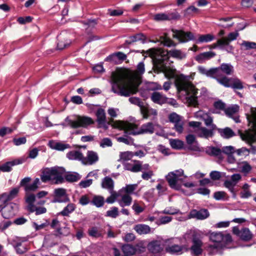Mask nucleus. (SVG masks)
I'll return each instance as SVG.
<instances>
[{
	"mask_svg": "<svg viewBox=\"0 0 256 256\" xmlns=\"http://www.w3.org/2000/svg\"><path fill=\"white\" fill-rule=\"evenodd\" d=\"M111 79L112 90L118 96L128 97L138 91L139 84L128 79L124 74L113 72Z\"/></svg>",
	"mask_w": 256,
	"mask_h": 256,
	"instance_id": "nucleus-1",
	"label": "nucleus"
},
{
	"mask_svg": "<svg viewBox=\"0 0 256 256\" xmlns=\"http://www.w3.org/2000/svg\"><path fill=\"white\" fill-rule=\"evenodd\" d=\"M66 170L64 168L54 166L44 170L40 178L44 182L50 181L54 184H61L64 182V179L68 182H75L81 178L77 172H70L64 176Z\"/></svg>",
	"mask_w": 256,
	"mask_h": 256,
	"instance_id": "nucleus-2",
	"label": "nucleus"
},
{
	"mask_svg": "<svg viewBox=\"0 0 256 256\" xmlns=\"http://www.w3.org/2000/svg\"><path fill=\"white\" fill-rule=\"evenodd\" d=\"M112 126L118 129H124L126 133L133 136L148 134L154 132L155 124L152 122H148L142 124L140 128L137 125L128 122L118 120L114 122Z\"/></svg>",
	"mask_w": 256,
	"mask_h": 256,
	"instance_id": "nucleus-3",
	"label": "nucleus"
},
{
	"mask_svg": "<svg viewBox=\"0 0 256 256\" xmlns=\"http://www.w3.org/2000/svg\"><path fill=\"white\" fill-rule=\"evenodd\" d=\"M198 69L200 74L214 78L218 82L219 79L232 75L234 72V66L230 63H222L218 67L212 68L210 69H207L203 66H199Z\"/></svg>",
	"mask_w": 256,
	"mask_h": 256,
	"instance_id": "nucleus-4",
	"label": "nucleus"
},
{
	"mask_svg": "<svg viewBox=\"0 0 256 256\" xmlns=\"http://www.w3.org/2000/svg\"><path fill=\"white\" fill-rule=\"evenodd\" d=\"M188 76L180 74L175 80V84L178 92L184 91L188 101L192 105L197 104L198 90L188 81Z\"/></svg>",
	"mask_w": 256,
	"mask_h": 256,
	"instance_id": "nucleus-5",
	"label": "nucleus"
},
{
	"mask_svg": "<svg viewBox=\"0 0 256 256\" xmlns=\"http://www.w3.org/2000/svg\"><path fill=\"white\" fill-rule=\"evenodd\" d=\"M210 240L214 242L210 244L208 250L211 255L218 253L226 245L232 242V238L230 234H224L220 232H213L210 235Z\"/></svg>",
	"mask_w": 256,
	"mask_h": 256,
	"instance_id": "nucleus-6",
	"label": "nucleus"
},
{
	"mask_svg": "<svg viewBox=\"0 0 256 256\" xmlns=\"http://www.w3.org/2000/svg\"><path fill=\"white\" fill-rule=\"evenodd\" d=\"M186 178L187 176L184 175V170L179 169L169 172L166 176V180L171 188L178 190L180 188L179 182H182Z\"/></svg>",
	"mask_w": 256,
	"mask_h": 256,
	"instance_id": "nucleus-7",
	"label": "nucleus"
},
{
	"mask_svg": "<svg viewBox=\"0 0 256 256\" xmlns=\"http://www.w3.org/2000/svg\"><path fill=\"white\" fill-rule=\"evenodd\" d=\"M218 83L226 88H232L234 90H242L244 88V83L236 77L224 76L222 79H219Z\"/></svg>",
	"mask_w": 256,
	"mask_h": 256,
	"instance_id": "nucleus-8",
	"label": "nucleus"
},
{
	"mask_svg": "<svg viewBox=\"0 0 256 256\" xmlns=\"http://www.w3.org/2000/svg\"><path fill=\"white\" fill-rule=\"evenodd\" d=\"M147 248L153 256H164L165 254L164 242L162 240H154L150 242Z\"/></svg>",
	"mask_w": 256,
	"mask_h": 256,
	"instance_id": "nucleus-9",
	"label": "nucleus"
},
{
	"mask_svg": "<svg viewBox=\"0 0 256 256\" xmlns=\"http://www.w3.org/2000/svg\"><path fill=\"white\" fill-rule=\"evenodd\" d=\"M168 120L174 124L173 129L178 134L183 133L184 130V118L176 112H172L168 116Z\"/></svg>",
	"mask_w": 256,
	"mask_h": 256,
	"instance_id": "nucleus-10",
	"label": "nucleus"
},
{
	"mask_svg": "<svg viewBox=\"0 0 256 256\" xmlns=\"http://www.w3.org/2000/svg\"><path fill=\"white\" fill-rule=\"evenodd\" d=\"M67 125L73 128H76L80 127L86 128L88 126L94 124L92 120L89 117L79 116L77 120H72L66 118L65 120Z\"/></svg>",
	"mask_w": 256,
	"mask_h": 256,
	"instance_id": "nucleus-11",
	"label": "nucleus"
},
{
	"mask_svg": "<svg viewBox=\"0 0 256 256\" xmlns=\"http://www.w3.org/2000/svg\"><path fill=\"white\" fill-rule=\"evenodd\" d=\"M176 238H172L168 240L170 244L166 248V252L174 255H180L184 251L188 250V249L184 246L173 244L176 242Z\"/></svg>",
	"mask_w": 256,
	"mask_h": 256,
	"instance_id": "nucleus-12",
	"label": "nucleus"
},
{
	"mask_svg": "<svg viewBox=\"0 0 256 256\" xmlns=\"http://www.w3.org/2000/svg\"><path fill=\"white\" fill-rule=\"evenodd\" d=\"M192 246L190 247L192 256H198L202 253V242L200 236L198 234H194L192 237Z\"/></svg>",
	"mask_w": 256,
	"mask_h": 256,
	"instance_id": "nucleus-13",
	"label": "nucleus"
},
{
	"mask_svg": "<svg viewBox=\"0 0 256 256\" xmlns=\"http://www.w3.org/2000/svg\"><path fill=\"white\" fill-rule=\"evenodd\" d=\"M172 37L178 39L180 42H186L190 40H194V36L191 32H185L182 30L172 29Z\"/></svg>",
	"mask_w": 256,
	"mask_h": 256,
	"instance_id": "nucleus-14",
	"label": "nucleus"
},
{
	"mask_svg": "<svg viewBox=\"0 0 256 256\" xmlns=\"http://www.w3.org/2000/svg\"><path fill=\"white\" fill-rule=\"evenodd\" d=\"M180 18V15L177 12H160L154 16V20L156 22L175 20Z\"/></svg>",
	"mask_w": 256,
	"mask_h": 256,
	"instance_id": "nucleus-15",
	"label": "nucleus"
},
{
	"mask_svg": "<svg viewBox=\"0 0 256 256\" xmlns=\"http://www.w3.org/2000/svg\"><path fill=\"white\" fill-rule=\"evenodd\" d=\"M242 176L239 174H233L230 178V180H226L224 182V186L227 188L229 191L232 194L233 197L236 196V193L234 190V186L238 182L241 180Z\"/></svg>",
	"mask_w": 256,
	"mask_h": 256,
	"instance_id": "nucleus-16",
	"label": "nucleus"
},
{
	"mask_svg": "<svg viewBox=\"0 0 256 256\" xmlns=\"http://www.w3.org/2000/svg\"><path fill=\"white\" fill-rule=\"evenodd\" d=\"M239 36L238 32H232L228 34L227 36L221 38L225 46L224 50L228 52H232L234 50V47L230 44L231 42L236 40Z\"/></svg>",
	"mask_w": 256,
	"mask_h": 256,
	"instance_id": "nucleus-17",
	"label": "nucleus"
},
{
	"mask_svg": "<svg viewBox=\"0 0 256 256\" xmlns=\"http://www.w3.org/2000/svg\"><path fill=\"white\" fill-rule=\"evenodd\" d=\"M25 241L24 239H22L18 237H16L12 239L11 244L14 248L16 252L19 254H22L26 252L28 250V246L24 243Z\"/></svg>",
	"mask_w": 256,
	"mask_h": 256,
	"instance_id": "nucleus-18",
	"label": "nucleus"
},
{
	"mask_svg": "<svg viewBox=\"0 0 256 256\" xmlns=\"http://www.w3.org/2000/svg\"><path fill=\"white\" fill-rule=\"evenodd\" d=\"M232 232L244 241H249L252 237V233L246 228L240 230L238 227L234 226L232 228Z\"/></svg>",
	"mask_w": 256,
	"mask_h": 256,
	"instance_id": "nucleus-19",
	"label": "nucleus"
},
{
	"mask_svg": "<svg viewBox=\"0 0 256 256\" xmlns=\"http://www.w3.org/2000/svg\"><path fill=\"white\" fill-rule=\"evenodd\" d=\"M18 210V206L10 203L2 207V215L4 218L8 219L14 216Z\"/></svg>",
	"mask_w": 256,
	"mask_h": 256,
	"instance_id": "nucleus-20",
	"label": "nucleus"
},
{
	"mask_svg": "<svg viewBox=\"0 0 256 256\" xmlns=\"http://www.w3.org/2000/svg\"><path fill=\"white\" fill-rule=\"evenodd\" d=\"M96 116L98 128L107 130L110 124L106 122L104 110L101 108H98L96 112Z\"/></svg>",
	"mask_w": 256,
	"mask_h": 256,
	"instance_id": "nucleus-21",
	"label": "nucleus"
},
{
	"mask_svg": "<svg viewBox=\"0 0 256 256\" xmlns=\"http://www.w3.org/2000/svg\"><path fill=\"white\" fill-rule=\"evenodd\" d=\"M54 197L53 202H66L70 200L66 190L63 188L54 190Z\"/></svg>",
	"mask_w": 256,
	"mask_h": 256,
	"instance_id": "nucleus-22",
	"label": "nucleus"
},
{
	"mask_svg": "<svg viewBox=\"0 0 256 256\" xmlns=\"http://www.w3.org/2000/svg\"><path fill=\"white\" fill-rule=\"evenodd\" d=\"M57 48L60 50H62L71 44V40L69 39L68 34L66 32L60 33L57 37Z\"/></svg>",
	"mask_w": 256,
	"mask_h": 256,
	"instance_id": "nucleus-23",
	"label": "nucleus"
},
{
	"mask_svg": "<svg viewBox=\"0 0 256 256\" xmlns=\"http://www.w3.org/2000/svg\"><path fill=\"white\" fill-rule=\"evenodd\" d=\"M98 156L97 152L92 150H88L86 156H84L82 164L85 165H92L98 160Z\"/></svg>",
	"mask_w": 256,
	"mask_h": 256,
	"instance_id": "nucleus-24",
	"label": "nucleus"
},
{
	"mask_svg": "<svg viewBox=\"0 0 256 256\" xmlns=\"http://www.w3.org/2000/svg\"><path fill=\"white\" fill-rule=\"evenodd\" d=\"M150 99L154 104L160 105L167 103L168 100L165 95L158 92H154L151 94Z\"/></svg>",
	"mask_w": 256,
	"mask_h": 256,
	"instance_id": "nucleus-25",
	"label": "nucleus"
},
{
	"mask_svg": "<svg viewBox=\"0 0 256 256\" xmlns=\"http://www.w3.org/2000/svg\"><path fill=\"white\" fill-rule=\"evenodd\" d=\"M214 131L211 129H208L205 127H200L195 129L194 132L197 136L204 138H212L214 136Z\"/></svg>",
	"mask_w": 256,
	"mask_h": 256,
	"instance_id": "nucleus-26",
	"label": "nucleus"
},
{
	"mask_svg": "<svg viewBox=\"0 0 256 256\" xmlns=\"http://www.w3.org/2000/svg\"><path fill=\"white\" fill-rule=\"evenodd\" d=\"M216 56V54L212 51L202 52L195 57V60L199 64H202Z\"/></svg>",
	"mask_w": 256,
	"mask_h": 256,
	"instance_id": "nucleus-27",
	"label": "nucleus"
},
{
	"mask_svg": "<svg viewBox=\"0 0 256 256\" xmlns=\"http://www.w3.org/2000/svg\"><path fill=\"white\" fill-rule=\"evenodd\" d=\"M190 216L191 218L202 220L208 218L210 216V214L208 210L202 208L199 210H192L190 212Z\"/></svg>",
	"mask_w": 256,
	"mask_h": 256,
	"instance_id": "nucleus-28",
	"label": "nucleus"
},
{
	"mask_svg": "<svg viewBox=\"0 0 256 256\" xmlns=\"http://www.w3.org/2000/svg\"><path fill=\"white\" fill-rule=\"evenodd\" d=\"M250 113L246 114V118L256 134V108L250 107Z\"/></svg>",
	"mask_w": 256,
	"mask_h": 256,
	"instance_id": "nucleus-29",
	"label": "nucleus"
},
{
	"mask_svg": "<svg viewBox=\"0 0 256 256\" xmlns=\"http://www.w3.org/2000/svg\"><path fill=\"white\" fill-rule=\"evenodd\" d=\"M19 192L18 188H12L8 193H4L1 196V200L4 202H6L14 198Z\"/></svg>",
	"mask_w": 256,
	"mask_h": 256,
	"instance_id": "nucleus-30",
	"label": "nucleus"
},
{
	"mask_svg": "<svg viewBox=\"0 0 256 256\" xmlns=\"http://www.w3.org/2000/svg\"><path fill=\"white\" fill-rule=\"evenodd\" d=\"M48 146L52 149L58 151H63L66 149L70 148V146L68 144H63L53 140L49 141Z\"/></svg>",
	"mask_w": 256,
	"mask_h": 256,
	"instance_id": "nucleus-31",
	"label": "nucleus"
},
{
	"mask_svg": "<svg viewBox=\"0 0 256 256\" xmlns=\"http://www.w3.org/2000/svg\"><path fill=\"white\" fill-rule=\"evenodd\" d=\"M25 200L26 204H28V210L30 212H34V202L36 200V196L33 194L26 192L25 196Z\"/></svg>",
	"mask_w": 256,
	"mask_h": 256,
	"instance_id": "nucleus-32",
	"label": "nucleus"
},
{
	"mask_svg": "<svg viewBox=\"0 0 256 256\" xmlns=\"http://www.w3.org/2000/svg\"><path fill=\"white\" fill-rule=\"evenodd\" d=\"M206 152L209 156H216L220 159L223 158L221 149L217 147L208 146L206 148Z\"/></svg>",
	"mask_w": 256,
	"mask_h": 256,
	"instance_id": "nucleus-33",
	"label": "nucleus"
},
{
	"mask_svg": "<svg viewBox=\"0 0 256 256\" xmlns=\"http://www.w3.org/2000/svg\"><path fill=\"white\" fill-rule=\"evenodd\" d=\"M22 162V160H14L12 161L8 162L0 166V170L4 172H9L11 171L12 168L13 166L20 164Z\"/></svg>",
	"mask_w": 256,
	"mask_h": 256,
	"instance_id": "nucleus-34",
	"label": "nucleus"
},
{
	"mask_svg": "<svg viewBox=\"0 0 256 256\" xmlns=\"http://www.w3.org/2000/svg\"><path fill=\"white\" fill-rule=\"evenodd\" d=\"M102 187L112 192L114 191V182L111 178L106 176L102 180Z\"/></svg>",
	"mask_w": 256,
	"mask_h": 256,
	"instance_id": "nucleus-35",
	"label": "nucleus"
},
{
	"mask_svg": "<svg viewBox=\"0 0 256 256\" xmlns=\"http://www.w3.org/2000/svg\"><path fill=\"white\" fill-rule=\"evenodd\" d=\"M66 157L70 160L80 161L82 164L84 155L80 150L70 151L67 153Z\"/></svg>",
	"mask_w": 256,
	"mask_h": 256,
	"instance_id": "nucleus-36",
	"label": "nucleus"
},
{
	"mask_svg": "<svg viewBox=\"0 0 256 256\" xmlns=\"http://www.w3.org/2000/svg\"><path fill=\"white\" fill-rule=\"evenodd\" d=\"M150 228L144 224H138L135 226L134 230L140 234H146L150 232Z\"/></svg>",
	"mask_w": 256,
	"mask_h": 256,
	"instance_id": "nucleus-37",
	"label": "nucleus"
},
{
	"mask_svg": "<svg viewBox=\"0 0 256 256\" xmlns=\"http://www.w3.org/2000/svg\"><path fill=\"white\" fill-rule=\"evenodd\" d=\"M216 130H218L220 136L225 138H230L235 135L234 131L231 128L228 127L224 128H217Z\"/></svg>",
	"mask_w": 256,
	"mask_h": 256,
	"instance_id": "nucleus-38",
	"label": "nucleus"
},
{
	"mask_svg": "<svg viewBox=\"0 0 256 256\" xmlns=\"http://www.w3.org/2000/svg\"><path fill=\"white\" fill-rule=\"evenodd\" d=\"M124 130V135L122 136H120L116 138V140L118 142H122L128 145H132L134 144V140L130 136H128V135H130V134H128L126 133V130L124 129H122Z\"/></svg>",
	"mask_w": 256,
	"mask_h": 256,
	"instance_id": "nucleus-39",
	"label": "nucleus"
},
{
	"mask_svg": "<svg viewBox=\"0 0 256 256\" xmlns=\"http://www.w3.org/2000/svg\"><path fill=\"white\" fill-rule=\"evenodd\" d=\"M116 57L120 60H124L126 58V55L122 52H117L108 56L106 58V61L114 62Z\"/></svg>",
	"mask_w": 256,
	"mask_h": 256,
	"instance_id": "nucleus-40",
	"label": "nucleus"
},
{
	"mask_svg": "<svg viewBox=\"0 0 256 256\" xmlns=\"http://www.w3.org/2000/svg\"><path fill=\"white\" fill-rule=\"evenodd\" d=\"M124 169L133 172H140L139 166L138 164V160L134 161V163L126 162L124 164Z\"/></svg>",
	"mask_w": 256,
	"mask_h": 256,
	"instance_id": "nucleus-41",
	"label": "nucleus"
},
{
	"mask_svg": "<svg viewBox=\"0 0 256 256\" xmlns=\"http://www.w3.org/2000/svg\"><path fill=\"white\" fill-rule=\"evenodd\" d=\"M132 202V198L129 194H124L122 196V198L118 201L120 206L124 208L126 206H129Z\"/></svg>",
	"mask_w": 256,
	"mask_h": 256,
	"instance_id": "nucleus-42",
	"label": "nucleus"
},
{
	"mask_svg": "<svg viewBox=\"0 0 256 256\" xmlns=\"http://www.w3.org/2000/svg\"><path fill=\"white\" fill-rule=\"evenodd\" d=\"M104 203V198L101 196H94L90 204L97 208L102 207Z\"/></svg>",
	"mask_w": 256,
	"mask_h": 256,
	"instance_id": "nucleus-43",
	"label": "nucleus"
},
{
	"mask_svg": "<svg viewBox=\"0 0 256 256\" xmlns=\"http://www.w3.org/2000/svg\"><path fill=\"white\" fill-rule=\"evenodd\" d=\"M122 250L124 254V256H128L135 254V249L134 246L126 244L122 246Z\"/></svg>",
	"mask_w": 256,
	"mask_h": 256,
	"instance_id": "nucleus-44",
	"label": "nucleus"
},
{
	"mask_svg": "<svg viewBox=\"0 0 256 256\" xmlns=\"http://www.w3.org/2000/svg\"><path fill=\"white\" fill-rule=\"evenodd\" d=\"M215 37L211 34L200 35L196 43L208 42L214 40Z\"/></svg>",
	"mask_w": 256,
	"mask_h": 256,
	"instance_id": "nucleus-45",
	"label": "nucleus"
},
{
	"mask_svg": "<svg viewBox=\"0 0 256 256\" xmlns=\"http://www.w3.org/2000/svg\"><path fill=\"white\" fill-rule=\"evenodd\" d=\"M40 184V179L36 178L32 184H29L25 188L24 190L26 192H34L37 190L38 187V185Z\"/></svg>",
	"mask_w": 256,
	"mask_h": 256,
	"instance_id": "nucleus-46",
	"label": "nucleus"
},
{
	"mask_svg": "<svg viewBox=\"0 0 256 256\" xmlns=\"http://www.w3.org/2000/svg\"><path fill=\"white\" fill-rule=\"evenodd\" d=\"M56 236L60 238L66 236L70 234V230L68 228L64 226L57 228Z\"/></svg>",
	"mask_w": 256,
	"mask_h": 256,
	"instance_id": "nucleus-47",
	"label": "nucleus"
},
{
	"mask_svg": "<svg viewBox=\"0 0 256 256\" xmlns=\"http://www.w3.org/2000/svg\"><path fill=\"white\" fill-rule=\"evenodd\" d=\"M160 41L164 46H166L168 47L175 46L176 44L166 36H160Z\"/></svg>",
	"mask_w": 256,
	"mask_h": 256,
	"instance_id": "nucleus-48",
	"label": "nucleus"
},
{
	"mask_svg": "<svg viewBox=\"0 0 256 256\" xmlns=\"http://www.w3.org/2000/svg\"><path fill=\"white\" fill-rule=\"evenodd\" d=\"M203 120L205 124L207 126L210 127V129H211L213 130H214L217 128L216 125H215L214 124L212 123L213 120H212V117H211L208 115H206L204 116Z\"/></svg>",
	"mask_w": 256,
	"mask_h": 256,
	"instance_id": "nucleus-49",
	"label": "nucleus"
},
{
	"mask_svg": "<svg viewBox=\"0 0 256 256\" xmlns=\"http://www.w3.org/2000/svg\"><path fill=\"white\" fill-rule=\"evenodd\" d=\"M170 144L172 148L176 150L181 149L184 146V142L178 139L170 140Z\"/></svg>",
	"mask_w": 256,
	"mask_h": 256,
	"instance_id": "nucleus-50",
	"label": "nucleus"
},
{
	"mask_svg": "<svg viewBox=\"0 0 256 256\" xmlns=\"http://www.w3.org/2000/svg\"><path fill=\"white\" fill-rule=\"evenodd\" d=\"M130 39H131V42H134L140 41L142 44L146 42V36L142 33H138L135 35L130 36Z\"/></svg>",
	"mask_w": 256,
	"mask_h": 256,
	"instance_id": "nucleus-51",
	"label": "nucleus"
},
{
	"mask_svg": "<svg viewBox=\"0 0 256 256\" xmlns=\"http://www.w3.org/2000/svg\"><path fill=\"white\" fill-rule=\"evenodd\" d=\"M128 100L131 104L138 106L140 108L142 112L144 110V104L140 98L136 97H131L129 98Z\"/></svg>",
	"mask_w": 256,
	"mask_h": 256,
	"instance_id": "nucleus-52",
	"label": "nucleus"
},
{
	"mask_svg": "<svg viewBox=\"0 0 256 256\" xmlns=\"http://www.w3.org/2000/svg\"><path fill=\"white\" fill-rule=\"evenodd\" d=\"M75 208L76 206L74 204H69L60 212V214L63 216H68L70 214L74 211Z\"/></svg>",
	"mask_w": 256,
	"mask_h": 256,
	"instance_id": "nucleus-53",
	"label": "nucleus"
},
{
	"mask_svg": "<svg viewBox=\"0 0 256 256\" xmlns=\"http://www.w3.org/2000/svg\"><path fill=\"white\" fill-rule=\"evenodd\" d=\"M241 46L244 50L256 49V43L254 42L244 40Z\"/></svg>",
	"mask_w": 256,
	"mask_h": 256,
	"instance_id": "nucleus-54",
	"label": "nucleus"
},
{
	"mask_svg": "<svg viewBox=\"0 0 256 256\" xmlns=\"http://www.w3.org/2000/svg\"><path fill=\"white\" fill-rule=\"evenodd\" d=\"M82 23L85 25L88 30V28H90V30H91L97 24L98 22L96 19H89L82 22Z\"/></svg>",
	"mask_w": 256,
	"mask_h": 256,
	"instance_id": "nucleus-55",
	"label": "nucleus"
},
{
	"mask_svg": "<svg viewBox=\"0 0 256 256\" xmlns=\"http://www.w3.org/2000/svg\"><path fill=\"white\" fill-rule=\"evenodd\" d=\"M135 254H139L144 252L146 250V246L142 242H140L134 246Z\"/></svg>",
	"mask_w": 256,
	"mask_h": 256,
	"instance_id": "nucleus-56",
	"label": "nucleus"
},
{
	"mask_svg": "<svg viewBox=\"0 0 256 256\" xmlns=\"http://www.w3.org/2000/svg\"><path fill=\"white\" fill-rule=\"evenodd\" d=\"M180 212V210L174 207H166L163 210L161 213L163 214H171L174 215L176 214H178Z\"/></svg>",
	"mask_w": 256,
	"mask_h": 256,
	"instance_id": "nucleus-57",
	"label": "nucleus"
},
{
	"mask_svg": "<svg viewBox=\"0 0 256 256\" xmlns=\"http://www.w3.org/2000/svg\"><path fill=\"white\" fill-rule=\"evenodd\" d=\"M119 215L118 209V208L114 206L110 210L106 212V216L112 218H116Z\"/></svg>",
	"mask_w": 256,
	"mask_h": 256,
	"instance_id": "nucleus-58",
	"label": "nucleus"
},
{
	"mask_svg": "<svg viewBox=\"0 0 256 256\" xmlns=\"http://www.w3.org/2000/svg\"><path fill=\"white\" fill-rule=\"evenodd\" d=\"M120 160L126 161L130 160L134 156L132 152H124L120 154Z\"/></svg>",
	"mask_w": 256,
	"mask_h": 256,
	"instance_id": "nucleus-59",
	"label": "nucleus"
},
{
	"mask_svg": "<svg viewBox=\"0 0 256 256\" xmlns=\"http://www.w3.org/2000/svg\"><path fill=\"white\" fill-rule=\"evenodd\" d=\"M88 234L92 237L98 238L101 236L100 232L98 230L96 227H92L88 230Z\"/></svg>",
	"mask_w": 256,
	"mask_h": 256,
	"instance_id": "nucleus-60",
	"label": "nucleus"
},
{
	"mask_svg": "<svg viewBox=\"0 0 256 256\" xmlns=\"http://www.w3.org/2000/svg\"><path fill=\"white\" fill-rule=\"evenodd\" d=\"M112 140L108 138H102L100 143V146L102 148H104L106 147H110L112 146Z\"/></svg>",
	"mask_w": 256,
	"mask_h": 256,
	"instance_id": "nucleus-61",
	"label": "nucleus"
},
{
	"mask_svg": "<svg viewBox=\"0 0 256 256\" xmlns=\"http://www.w3.org/2000/svg\"><path fill=\"white\" fill-rule=\"evenodd\" d=\"M172 220V217L169 216H160L159 220L156 222L158 225L165 224L170 222Z\"/></svg>",
	"mask_w": 256,
	"mask_h": 256,
	"instance_id": "nucleus-62",
	"label": "nucleus"
},
{
	"mask_svg": "<svg viewBox=\"0 0 256 256\" xmlns=\"http://www.w3.org/2000/svg\"><path fill=\"white\" fill-rule=\"evenodd\" d=\"M138 186L137 184H127L122 188V190L127 194H132Z\"/></svg>",
	"mask_w": 256,
	"mask_h": 256,
	"instance_id": "nucleus-63",
	"label": "nucleus"
},
{
	"mask_svg": "<svg viewBox=\"0 0 256 256\" xmlns=\"http://www.w3.org/2000/svg\"><path fill=\"white\" fill-rule=\"evenodd\" d=\"M222 154H225L227 155H230L235 152V148L234 146H224L221 149Z\"/></svg>",
	"mask_w": 256,
	"mask_h": 256,
	"instance_id": "nucleus-64",
	"label": "nucleus"
}]
</instances>
